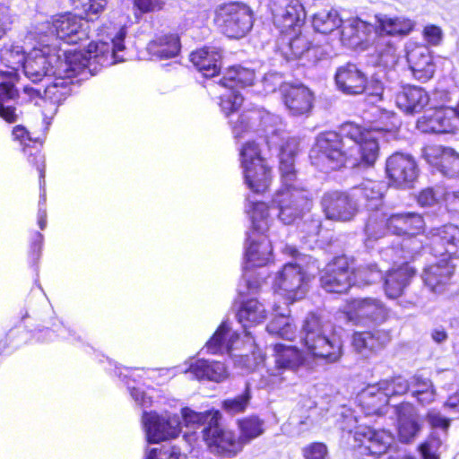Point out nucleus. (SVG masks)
I'll return each instance as SVG.
<instances>
[{
    "label": "nucleus",
    "instance_id": "obj_1",
    "mask_svg": "<svg viewBox=\"0 0 459 459\" xmlns=\"http://www.w3.org/2000/svg\"><path fill=\"white\" fill-rule=\"evenodd\" d=\"M380 152L373 130L354 123L344 122L339 131L320 133L310 150L311 164L325 173L348 166L368 169L374 167Z\"/></svg>",
    "mask_w": 459,
    "mask_h": 459
},
{
    "label": "nucleus",
    "instance_id": "obj_2",
    "mask_svg": "<svg viewBox=\"0 0 459 459\" xmlns=\"http://www.w3.org/2000/svg\"><path fill=\"white\" fill-rule=\"evenodd\" d=\"M238 161L244 183L254 194L262 195L270 190L273 180V166L263 145L255 139H248L238 148Z\"/></svg>",
    "mask_w": 459,
    "mask_h": 459
},
{
    "label": "nucleus",
    "instance_id": "obj_3",
    "mask_svg": "<svg viewBox=\"0 0 459 459\" xmlns=\"http://www.w3.org/2000/svg\"><path fill=\"white\" fill-rule=\"evenodd\" d=\"M247 213L251 220V233L245 256L247 267H262L273 258V246L266 232L269 230V205L262 201L250 203Z\"/></svg>",
    "mask_w": 459,
    "mask_h": 459
},
{
    "label": "nucleus",
    "instance_id": "obj_4",
    "mask_svg": "<svg viewBox=\"0 0 459 459\" xmlns=\"http://www.w3.org/2000/svg\"><path fill=\"white\" fill-rule=\"evenodd\" d=\"M302 344L314 358L326 362L337 361L342 354V346L339 340L331 339L325 334V322L316 312H309L305 316L302 325Z\"/></svg>",
    "mask_w": 459,
    "mask_h": 459
},
{
    "label": "nucleus",
    "instance_id": "obj_5",
    "mask_svg": "<svg viewBox=\"0 0 459 459\" xmlns=\"http://www.w3.org/2000/svg\"><path fill=\"white\" fill-rule=\"evenodd\" d=\"M367 231L381 237L385 233L411 238L424 234L426 222L423 214L415 212L392 213L389 216L369 217L366 223Z\"/></svg>",
    "mask_w": 459,
    "mask_h": 459
},
{
    "label": "nucleus",
    "instance_id": "obj_6",
    "mask_svg": "<svg viewBox=\"0 0 459 459\" xmlns=\"http://www.w3.org/2000/svg\"><path fill=\"white\" fill-rule=\"evenodd\" d=\"M359 269L353 257L338 255L318 273L320 287L327 293L347 294L358 282Z\"/></svg>",
    "mask_w": 459,
    "mask_h": 459
},
{
    "label": "nucleus",
    "instance_id": "obj_7",
    "mask_svg": "<svg viewBox=\"0 0 459 459\" xmlns=\"http://www.w3.org/2000/svg\"><path fill=\"white\" fill-rule=\"evenodd\" d=\"M74 56L65 52L64 58L58 56L56 65L51 66L52 81L46 85L43 93L40 90H32L33 93L56 107L64 104L73 95L74 79L77 75L76 65L73 64Z\"/></svg>",
    "mask_w": 459,
    "mask_h": 459
},
{
    "label": "nucleus",
    "instance_id": "obj_8",
    "mask_svg": "<svg viewBox=\"0 0 459 459\" xmlns=\"http://www.w3.org/2000/svg\"><path fill=\"white\" fill-rule=\"evenodd\" d=\"M213 24L228 38L240 39L252 28L253 13L249 6L242 2L222 3L213 11Z\"/></svg>",
    "mask_w": 459,
    "mask_h": 459
},
{
    "label": "nucleus",
    "instance_id": "obj_9",
    "mask_svg": "<svg viewBox=\"0 0 459 459\" xmlns=\"http://www.w3.org/2000/svg\"><path fill=\"white\" fill-rule=\"evenodd\" d=\"M45 31L38 33L45 40L50 42L59 39L69 44H78L90 38L88 27H84L82 18L71 12L56 13L44 22Z\"/></svg>",
    "mask_w": 459,
    "mask_h": 459
},
{
    "label": "nucleus",
    "instance_id": "obj_10",
    "mask_svg": "<svg viewBox=\"0 0 459 459\" xmlns=\"http://www.w3.org/2000/svg\"><path fill=\"white\" fill-rule=\"evenodd\" d=\"M221 418V412H214L209 425L202 429V437L212 454L223 458H233L244 447L235 430L222 426Z\"/></svg>",
    "mask_w": 459,
    "mask_h": 459
},
{
    "label": "nucleus",
    "instance_id": "obj_11",
    "mask_svg": "<svg viewBox=\"0 0 459 459\" xmlns=\"http://www.w3.org/2000/svg\"><path fill=\"white\" fill-rule=\"evenodd\" d=\"M342 313L355 325H380L390 317V309L378 298L357 297L347 299Z\"/></svg>",
    "mask_w": 459,
    "mask_h": 459
},
{
    "label": "nucleus",
    "instance_id": "obj_12",
    "mask_svg": "<svg viewBox=\"0 0 459 459\" xmlns=\"http://www.w3.org/2000/svg\"><path fill=\"white\" fill-rule=\"evenodd\" d=\"M276 51L288 62H299L300 65H315L321 59L320 46L314 44L302 31L279 36Z\"/></svg>",
    "mask_w": 459,
    "mask_h": 459
},
{
    "label": "nucleus",
    "instance_id": "obj_13",
    "mask_svg": "<svg viewBox=\"0 0 459 459\" xmlns=\"http://www.w3.org/2000/svg\"><path fill=\"white\" fill-rule=\"evenodd\" d=\"M353 439V449L361 455L371 456L375 459L389 452L394 442V434L385 429H374L370 426H356L349 430Z\"/></svg>",
    "mask_w": 459,
    "mask_h": 459
},
{
    "label": "nucleus",
    "instance_id": "obj_14",
    "mask_svg": "<svg viewBox=\"0 0 459 459\" xmlns=\"http://www.w3.org/2000/svg\"><path fill=\"white\" fill-rule=\"evenodd\" d=\"M312 198L301 187L280 188L273 195L271 206L278 210V218L284 224H291L309 211Z\"/></svg>",
    "mask_w": 459,
    "mask_h": 459
},
{
    "label": "nucleus",
    "instance_id": "obj_15",
    "mask_svg": "<svg viewBox=\"0 0 459 459\" xmlns=\"http://www.w3.org/2000/svg\"><path fill=\"white\" fill-rule=\"evenodd\" d=\"M99 39L95 43L89 44V53H94L93 57L99 63L115 64L125 61V57L119 52L125 50L126 33L122 28L112 22L103 24L99 29Z\"/></svg>",
    "mask_w": 459,
    "mask_h": 459
},
{
    "label": "nucleus",
    "instance_id": "obj_16",
    "mask_svg": "<svg viewBox=\"0 0 459 459\" xmlns=\"http://www.w3.org/2000/svg\"><path fill=\"white\" fill-rule=\"evenodd\" d=\"M271 119V115L265 110L249 108L228 118L227 124L232 137L239 141L251 133L266 131Z\"/></svg>",
    "mask_w": 459,
    "mask_h": 459
},
{
    "label": "nucleus",
    "instance_id": "obj_17",
    "mask_svg": "<svg viewBox=\"0 0 459 459\" xmlns=\"http://www.w3.org/2000/svg\"><path fill=\"white\" fill-rule=\"evenodd\" d=\"M56 52V46L49 39L45 40L37 37V44L23 62L25 75L33 82H40L47 75L51 65L49 57L55 56Z\"/></svg>",
    "mask_w": 459,
    "mask_h": 459
},
{
    "label": "nucleus",
    "instance_id": "obj_18",
    "mask_svg": "<svg viewBox=\"0 0 459 459\" xmlns=\"http://www.w3.org/2000/svg\"><path fill=\"white\" fill-rule=\"evenodd\" d=\"M455 265L449 261L436 262L423 268L420 274L423 285L436 295H446L452 292Z\"/></svg>",
    "mask_w": 459,
    "mask_h": 459
},
{
    "label": "nucleus",
    "instance_id": "obj_19",
    "mask_svg": "<svg viewBox=\"0 0 459 459\" xmlns=\"http://www.w3.org/2000/svg\"><path fill=\"white\" fill-rule=\"evenodd\" d=\"M143 423L147 440L151 444L176 438L181 432L180 422L177 417L162 416L154 411L143 412Z\"/></svg>",
    "mask_w": 459,
    "mask_h": 459
},
{
    "label": "nucleus",
    "instance_id": "obj_20",
    "mask_svg": "<svg viewBox=\"0 0 459 459\" xmlns=\"http://www.w3.org/2000/svg\"><path fill=\"white\" fill-rule=\"evenodd\" d=\"M13 141L19 143L21 151L26 155L28 162L39 172V181L45 177V160L42 153L43 139L33 136L22 125H16L12 129Z\"/></svg>",
    "mask_w": 459,
    "mask_h": 459
},
{
    "label": "nucleus",
    "instance_id": "obj_21",
    "mask_svg": "<svg viewBox=\"0 0 459 459\" xmlns=\"http://www.w3.org/2000/svg\"><path fill=\"white\" fill-rule=\"evenodd\" d=\"M430 248L436 257L443 261L459 258V227L445 224L430 232Z\"/></svg>",
    "mask_w": 459,
    "mask_h": 459
},
{
    "label": "nucleus",
    "instance_id": "obj_22",
    "mask_svg": "<svg viewBox=\"0 0 459 459\" xmlns=\"http://www.w3.org/2000/svg\"><path fill=\"white\" fill-rule=\"evenodd\" d=\"M321 205L326 218L333 221H350L358 212L356 201L350 191L325 192L322 196Z\"/></svg>",
    "mask_w": 459,
    "mask_h": 459
},
{
    "label": "nucleus",
    "instance_id": "obj_23",
    "mask_svg": "<svg viewBox=\"0 0 459 459\" xmlns=\"http://www.w3.org/2000/svg\"><path fill=\"white\" fill-rule=\"evenodd\" d=\"M304 273L297 264H286L276 274L273 288L285 300L287 305L294 303L301 298V287Z\"/></svg>",
    "mask_w": 459,
    "mask_h": 459
},
{
    "label": "nucleus",
    "instance_id": "obj_24",
    "mask_svg": "<svg viewBox=\"0 0 459 459\" xmlns=\"http://www.w3.org/2000/svg\"><path fill=\"white\" fill-rule=\"evenodd\" d=\"M416 275L417 269L410 262H403L388 269L383 277V290L385 297L396 299L403 296Z\"/></svg>",
    "mask_w": 459,
    "mask_h": 459
},
{
    "label": "nucleus",
    "instance_id": "obj_25",
    "mask_svg": "<svg viewBox=\"0 0 459 459\" xmlns=\"http://www.w3.org/2000/svg\"><path fill=\"white\" fill-rule=\"evenodd\" d=\"M422 157L427 163L446 176L459 172V153L452 147L427 144L422 149Z\"/></svg>",
    "mask_w": 459,
    "mask_h": 459
},
{
    "label": "nucleus",
    "instance_id": "obj_26",
    "mask_svg": "<svg viewBox=\"0 0 459 459\" xmlns=\"http://www.w3.org/2000/svg\"><path fill=\"white\" fill-rule=\"evenodd\" d=\"M385 172L393 184L407 186L417 178V165L410 155L395 152L385 161Z\"/></svg>",
    "mask_w": 459,
    "mask_h": 459
},
{
    "label": "nucleus",
    "instance_id": "obj_27",
    "mask_svg": "<svg viewBox=\"0 0 459 459\" xmlns=\"http://www.w3.org/2000/svg\"><path fill=\"white\" fill-rule=\"evenodd\" d=\"M397 420V437L401 443L409 444L420 432L422 426L410 402H401L394 406Z\"/></svg>",
    "mask_w": 459,
    "mask_h": 459
},
{
    "label": "nucleus",
    "instance_id": "obj_28",
    "mask_svg": "<svg viewBox=\"0 0 459 459\" xmlns=\"http://www.w3.org/2000/svg\"><path fill=\"white\" fill-rule=\"evenodd\" d=\"M281 94L283 104L293 116L307 114L313 108V92L303 84H285Z\"/></svg>",
    "mask_w": 459,
    "mask_h": 459
},
{
    "label": "nucleus",
    "instance_id": "obj_29",
    "mask_svg": "<svg viewBox=\"0 0 459 459\" xmlns=\"http://www.w3.org/2000/svg\"><path fill=\"white\" fill-rule=\"evenodd\" d=\"M306 16V10L300 2L290 1L273 18V23L280 33L279 36L302 31Z\"/></svg>",
    "mask_w": 459,
    "mask_h": 459
},
{
    "label": "nucleus",
    "instance_id": "obj_30",
    "mask_svg": "<svg viewBox=\"0 0 459 459\" xmlns=\"http://www.w3.org/2000/svg\"><path fill=\"white\" fill-rule=\"evenodd\" d=\"M337 89L349 95H359L367 89V75L357 65L348 62L334 74Z\"/></svg>",
    "mask_w": 459,
    "mask_h": 459
},
{
    "label": "nucleus",
    "instance_id": "obj_31",
    "mask_svg": "<svg viewBox=\"0 0 459 459\" xmlns=\"http://www.w3.org/2000/svg\"><path fill=\"white\" fill-rule=\"evenodd\" d=\"M356 404L367 416H383L389 402L378 382L368 385L356 396Z\"/></svg>",
    "mask_w": 459,
    "mask_h": 459
},
{
    "label": "nucleus",
    "instance_id": "obj_32",
    "mask_svg": "<svg viewBox=\"0 0 459 459\" xmlns=\"http://www.w3.org/2000/svg\"><path fill=\"white\" fill-rule=\"evenodd\" d=\"M356 205L368 209H377L382 204L384 198V184L380 181L365 179L350 190Z\"/></svg>",
    "mask_w": 459,
    "mask_h": 459
},
{
    "label": "nucleus",
    "instance_id": "obj_33",
    "mask_svg": "<svg viewBox=\"0 0 459 459\" xmlns=\"http://www.w3.org/2000/svg\"><path fill=\"white\" fill-rule=\"evenodd\" d=\"M429 96L421 87L403 85L395 94L397 107L406 114L420 113L429 104Z\"/></svg>",
    "mask_w": 459,
    "mask_h": 459
},
{
    "label": "nucleus",
    "instance_id": "obj_34",
    "mask_svg": "<svg viewBox=\"0 0 459 459\" xmlns=\"http://www.w3.org/2000/svg\"><path fill=\"white\" fill-rule=\"evenodd\" d=\"M189 59L204 77H215L221 71V53L209 47H203L192 51Z\"/></svg>",
    "mask_w": 459,
    "mask_h": 459
},
{
    "label": "nucleus",
    "instance_id": "obj_35",
    "mask_svg": "<svg viewBox=\"0 0 459 459\" xmlns=\"http://www.w3.org/2000/svg\"><path fill=\"white\" fill-rule=\"evenodd\" d=\"M418 128L426 134H455L457 126L455 117L446 110L436 109L429 115H424L418 120Z\"/></svg>",
    "mask_w": 459,
    "mask_h": 459
},
{
    "label": "nucleus",
    "instance_id": "obj_36",
    "mask_svg": "<svg viewBox=\"0 0 459 459\" xmlns=\"http://www.w3.org/2000/svg\"><path fill=\"white\" fill-rule=\"evenodd\" d=\"M390 341L391 333L389 330L374 329L354 332L352 333L351 344L359 352H376L384 349Z\"/></svg>",
    "mask_w": 459,
    "mask_h": 459
},
{
    "label": "nucleus",
    "instance_id": "obj_37",
    "mask_svg": "<svg viewBox=\"0 0 459 459\" xmlns=\"http://www.w3.org/2000/svg\"><path fill=\"white\" fill-rule=\"evenodd\" d=\"M180 37L176 32L156 34L147 45L148 53L160 60L177 56L180 52Z\"/></svg>",
    "mask_w": 459,
    "mask_h": 459
},
{
    "label": "nucleus",
    "instance_id": "obj_38",
    "mask_svg": "<svg viewBox=\"0 0 459 459\" xmlns=\"http://www.w3.org/2000/svg\"><path fill=\"white\" fill-rule=\"evenodd\" d=\"M255 81V74L254 70L241 65H231L224 71L218 81V84L224 89L238 91L239 89L252 86Z\"/></svg>",
    "mask_w": 459,
    "mask_h": 459
},
{
    "label": "nucleus",
    "instance_id": "obj_39",
    "mask_svg": "<svg viewBox=\"0 0 459 459\" xmlns=\"http://www.w3.org/2000/svg\"><path fill=\"white\" fill-rule=\"evenodd\" d=\"M407 59L413 76L421 82L430 80L435 74V64L427 49L419 48L407 54Z\"/></svg>",
    "mask_w": 459,
    "mask_h": 459
},
{
    "label": "nucleus",
    "instance_id": "obj_40",
    "mask_svg": "<svg viewBox=\"0 0 459 459\" xmlns=\"http://www.w3.org/2000/svg\"><path fill=\"white\" fill-rule=\"evenodd\" d=\"M188 372L200 380H210L214 382L223 381L227 376V368L221 361H209L204 359H197L188 368Z\"/></svg>",
    "mask_w": 459,
    "mask_h": 459
},
{
    "label": "nucleus",
    "instance_id": "obj_41",
    "mask_svg": "<svg viewBox=\"0 0 459 459\" xmlns=\"http://www.w3.org/2000/svg\"><path fill=\"white\" fill-rule=\"evenodd\" d=\"M238 437L243 447L265 432V421L257 414H249L237 419Z\"/></svg>",
    "mask_w": 459,
    "mask_h": 459
},
{
    "label": "nucleus",
    "instance_id": "obj_42",
    "mask_svg": "<svg viewBox=\"0 0 459 459\" xmlns=\"http://www.w3.org/2000/svg\"><path fill=\"white\" fill-rule=\"evenodd\" d=\"M273 351L275 365L278 368L297 370L306 362L303 351L295 346L276 343Z\"/></svg>",
    "mask_w": 459,
    "mask_h": 459
},
{
    "label": "nucleus",
    "instance_id": "obj_43",
    "mask_svg": "<svg viewBox=\"0 0 459 459\" xmlns=\"http://www.w3.org/2000/svg\"><path fill=\"white\" fill-rule=\"evenodd\" d=\"M266 316L264 305L256 299L243 300L237 312L238 320L244 328L252 327L263 323Z\"/></svg>",
    "mask_w": 459,
    "mask_h": 459
},
{
    "label": "nucleus",
    "instance_id": "obj_44",
    "mask_svg": "<svg viewBox=\"0 0 459 459\" xmlns=\"http://www.w3.org/2000/svg\"><path fill=\"white\" fill-rule=\"evenodd\" d=\"M415 22L403 16L384 17L378 19L377 29L391 37H405L415 29Z\"/></svg>",
    "mask_w": 459,
    "mask_h": 459
},
{
    "label": "nucleus",
    "instance_id": "obj_45",
    "mask_svg": "<svg viewBox=\"0 0 459 459\" xmlns=\"http://www.w3.org/2000/svg\"><path fill=\"white\" fill-rule=\"evenodd\" d=\"M251 400V387L249 384L247 383L239 394L223 399L221 403V408L230 416L242 414L248 409Z\"/></svg>",
    "mask_w": 459,
    "mask_h": 459
},
{
    "label": "nucleus",
    "instance_id": "obj_46",
    "mask_svg": "<svg viewBox=\"0 0 459 459\" xmlns=\"http://www.w3.org/2000/svg\"><path fill=\"white\" fill-rule=\"evenodd\" d=\"M312 24L317 32L326 35L341 26L342 19L335 10H322L313 15Z\"/></svg>",
    "mask_w": 459,
    "mask_h": 459
},
{
    "label": "nucleus",
    "instance_id": "obj_47",
    "mask_svg": "<svg viewBox=\"0 0 459 459\" xmlns=\"http://www.w3.org/2000/svg\"><path fill=\"white\" fill-rule=\"evenodd\" d=\"M412 385L415 386L412 396L415 397L420 404L425 405L434 402L436 391L429 379L420 376H414L412 377Z\"/></svg>",
    "mask_w": 459,
    "mask_h": 459
},
{
    "label": "nucleus",
    "instance_id": "obj_48",
    "mask_svg": "<svg viewBox=\"0 0 459 459\" xmlns=\"http://www.w3.org/2000/svg\"><path fill=\"white\" fill-rule=\"evenodd\" d=\"M386 398L389 399L393 396H401L407 394L410 390V384L407 379L401 376H395L388 379L378 381Z\"/></svg>",
    "mask_w": 459,
    "mask_h": 459
},
{
    "label": "nucleus",
    "instance_id": "obj_49",
    "mask_svg": "<svg viewBox=\"0 0 459 459\" xmlns=\"http://www.w3.org/2000/svg\"><path fill=\"white\" fill-rule=\"evenodd\" d=\"M74 11L83 19H90L91 15L104 11L107 0H70Z\"/></svg>",
    "mask_w": 459,
    "mask_h": 459
},
{
    "label": "nucleus",
    "instance_id": "obj_50",
    "mask_svg": "<svg viewBox=\"0 0 459 459\" xmlns=\"http://www.w3.org/2000/svg\"><path fill=\"white\" fill-rule=\"evenodd\" d=\"M266 330L271 334L287 340H292L295 335L294 326L288 321V318L282 315L273 317L267 324Z\"/></svg>",
    "mask_w": 459,
    "mask_h": 459
},
{
    "label": "nucleus",
    "instance_id": "obj_51",
    "mask_svg": "<svg viewBox=\"0 0 459 459\" xmlns=\"http://www.w3.org/2000/svg\"><path fill=\"white\" fill-rule=\"evenodd\" d=\"M214 412H221L216 409H210L204 411H195L188 407L182 409V418L186 426H203L209 425V422L213 418Z\"/></svg>",
    "mask_w": 459,
    "mask_h": 459
},
{
    "label": "nucleus",
    "instance_id": "obj_52",
    "mask_svg": "<svg viewBox=\"0 0 459 459\" xmlns=\"http://www.w3.org/2000/svg\"><path fill=\"white\" fill-rule=\"evenodd\" d=\"M243 102L244 98L238 91H230V94L220 96L219 106L228 119L241 111Z\"/></svg>",
    "mask_w": 459,
    "mask_h": 459
},
{
    "label": "nucleus",
    "instance_id": "obj_53",
    "mask_svg": "<svg viewBox=\"0 0 459 459\" xmlns=\"http://www.w3.org/2000/svg\"><path fill=\"white\" fill-rule=\"evenodd\" d=\"M377 123L374 127H367L373 130L375 136L376 132H396L400 127V120L397 115L392 111L380 110Z\"/></svg>",
    "mask_w": 459,
    "mask_h": 459
},
{
    "label": "nucleus",
    "instance_id": "obj_54",
    "mask_svg": "<svg viewBox=\"0 0 459 459\" xmlns=\"http://www.w3.org/2000/svg\"><path fill=\"white\" fill-rule=\"evenodd\" d=\"M229 333V327L225 323H221L211 338L206 342L205 348L211 354H219L223 351L226 341V335Z\"/></svg>",
    "mask_w": 459,
    "mask_h": 459
},
{
    "label": "nucleus",
    "instance_id": "obj_55",
    "mask_svg": "<svg viewBox=\"0 0 459 459\" xmlns=\"http://www.w3.org/2000/svg\"><path fill=\"white\" fill-rule=\"evenodd\" d=\"M424 418L429 426L433 429H439L446 433L450 429L452 420L444 416L440 411L436 408L429 409Z\"/></svg>",
    "mask_w": 459,
    "mask_h": 459
},
{
    "label": "nucleus",
    "instance_id": "obj_56",
    "mask_svg": "<svg viewBox=\"0 0 459 459\" xmlns=\"http://www.w3.org/2000/svg\"><path fill=\"white\" fill-rule=\"evenodd\" d=\"M148 454L152 459H187V455L177 446L154 447Z\"/></svg>",
    "mask_w": 459,
    "mask_h": 459
},
{
    "label": "nucleus",
    "instance_id": "obj_57",
    "mask_svg": "<svg viewBox=\"0 0 459 459\" xmlns=\"http://www.w3.org/2000/svg\"><path fill=\"white\" fill-rule=\"evenodd\" d=\"M304 459H328L329 450L324 442H311L301 449Z\"/></svg>",
    "mask_w": 459,
    "mask_h": 459
},
{
    "label": "nucleus",
    "instance_id": "obj_58",
    "mask_svg": "<svg viewBox=\"0 0 459 459\" xmlns=\"http://www.w3.org/2000/svg\"><path fill=\"white\" fill-rule=\"evenodd\" d=\"M280 173L282 186L281 188L297 187L294 182L297 178V170L291 160H281L280 163Z\"/></svg>",
    "mask_w": 459,
    "mask_h": 459
},
{
    "label": "nucleus",
    "instance_id": "obj_59",
    "mask_svg": "<svg viewBox=\"0 0 459 459\" xmlns=\"http://www.w3.org/2000/svg\"><path fill=\"white\" fill-rule=\"evenodd\" d=\"M134 8L141 14L160 12L164 8L163 0H133Z\"/></svg>",
    "mask_w": 459,
    "mask_h": 459
},
{
    "label": "nucleus",
    "instance_id": "obj_60",
    "mask_svg": "<svg viewBox=\"0 0 459 459\" xmlns=\"http://www.w3.org/2000/svg\"><path fill=\"white\" fill-rule=\"evenodd\" d=\"M422 36L429 45L437 46L442 41L443 33L437 25L429 24L423 28Z\"/></svg>",
    "mask_w": 459,
    "mask_h": 459
},
{
    "label": "nucleus",
    "instance_id": "obj_61",
    "mask_svg": "<svg viewBox=\"0 0 459 459\" xmlns=\"http://www.w3.org/2000/svg\"><path fill=\"white\" fill-rule=\"evenodd\" d=\"M20 93L15 85L11 82H0V104L19 99Z\"/></svg>",
    "mask_w": 459,
    "mask_h": 459
},
{
    "label": "nucleus",
    "instance_id": "obj_62",
    "mask_svg": "<svg viewBox=\"0 0 459 459\" xmlns=\"http://www.w3.org/2000/svg\"><path fill=\"white\" fill-rule=\"evenodd\" d=\"M416 201L420 207H431L437 203L438 198L432 187H427L419 192Z\"/></svg>",
    "mask_w": 459,
    "mask_h": 459
},
{
    "label": "nucleus",
    "instance_id": "obj_63",
    "mask_svg": "<svg viewBox=\"0 0 459 459\" xmlns=\"http://www.w3.org/2000/svg\"><path fill=\"white\" fill-rule=\"evenodd\" d=\"M371 46L374 48L378 58H382L385 56L392 55L394 52V46L389 41L384 40L381 37L376 39Z\"/></svg>",
    "mask_w": 459,
    "mask_h": 459
},
{
    "label": "nucleus",
    "instance_id": "obj_64",
    "mask_svg": "<svg viewBox=\"0 0 459 459\" xmlns=\"http://www.w3.org/2000/svg\"><path fill=\"white\" fill-rule=\"evenodd\" d=\"M383 82L378 79L368 80L367 77V89L364 93L375 97L377 100H382L384 95Z\"/></svg>",
    "mask_w": 459,
    "mask_h": 459
}]
</instances>
